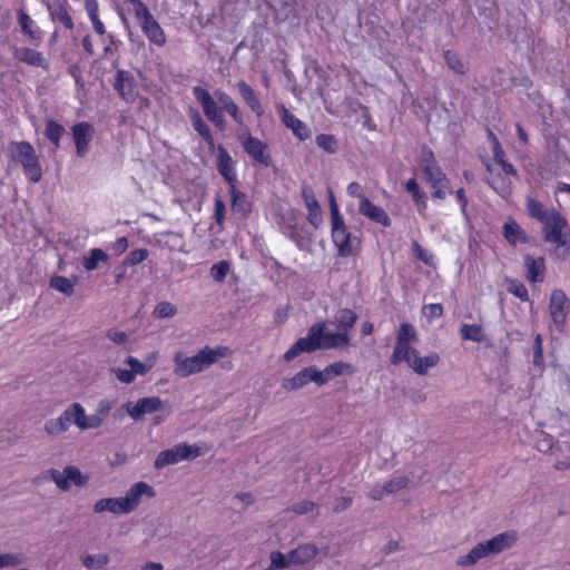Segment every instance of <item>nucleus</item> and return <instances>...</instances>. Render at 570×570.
<instances>
[{
	"mask_svg": "<svg viewBox=\"0 0 570 570\" xmlns=\"http://www.w3.org/2000/svg\"><path fill=\"white\" fill-rule=\"evenodd\" d=\"M142 495L154 498L156 492L151 485L144 481L136 482L128 489L125 497H121L127 513L137 509Z\"/></svg>",
	"mask_w": 570,
	"mask_h": 570,
	"instance_id": "obj_17",
	"label": "nucleus"
},
{
	"mask_svg": "<svg viewBox=\"0 0 570 570\" xmlns=\"http://www.w3.org/2000/svg\"><path fill=\"white\" fill-rule=\"evenodd\" d=\"M332 239L337 248V255L348 257L352 255L351 233L345 225L344 218L340 213L338 206L333 195L330 200Z\"/></svg>",
	"mask_w": 570,
	"mask_h": 570,
	"instance_id": "obj_7",
	"label": "nucleus"
},
{
	"mask_svg": "<svg viewBox=\"0 0 570 570\" xmlns=\"http://www.w3.org/2000/svg\"><path fill=\"white\" fill-rule=\"evenodd\" d=\"M315 142L318 148L323 149L327 154H335L338 149L337 139L334 135L320 134L315 137Z\"/></svg>",
	"mask_w": 570,
	"mask_h": 570,
	"instance_id": "obj_44",
	"label": "nucleus"
},
{
	"mask_svg": "<svg viewBox=\"0 0 570 570\" xmlns=\"http://www.w3.org/2000/svg\"><path fill=\"white\" fill-rule=\"evenodd\" d=\"M108 562L109 557L107 554H87L82 558V564L87 569H104Z\"/></svg>",
	"mask_w": 570,
	"mask_h": 570,
	"instance_id": "obj_52",
	"label": "nucleus"
},
{
	"mask_svg": "<svg viewBox=\"0 0 570 570\" xmlns=\"http://www.w3.org/2000/svg\"><path fill=\"white\" fill-rule=\"evenodd\" d=\"M533 364L538 367L543 366L542 336L537 334L533 342Z\"/></svg>",
	"mask_w": 570,
	"mask_h": 570,
	"instance_id": "obj_63",
	"label": "nucleus"
},
{
	"mask_svg": "<svg viewBox=\"0 0 570 570\" xmlns=\"http://www.w3.org/2000/svg\"><path fill=\"white\" fill-rule=\"evenodd\" d=\"M302 197L307 208V220L314 228H318L323 217L320 204L315 197L313 189L308 186L302 188Z\"/></svg>",
	"mask_w": 570,
	"mask_h": 570,
	"instance_id": "obj_24",
	"label": "nucleus"
},
{
	"mask_svg": "<svg viewBox=\"0 0 570 570\" xmlns=\"http://www.w3.org/2000/svg\"><path fill=\"white\" fill-rule=\"evenodd\" d=\"M176 314L177 307L167 301L159 302L154 309V316L160 320L174 317Z\"/></svg>",
	"mask_w": 570,
	"mask_h": 570,
	"instance_id": "obj_53",
	"label": "nucleus"
},
{
	"mask_svg": "<svg viewBox=\"0 0 570 570\" xmlns=\"http://www.w3.org/2000/svg\"><path fill=\"white\" fill-rule=\"evenodd\" d=\"M396 340L400 342L414 343L417 341V332L412 324L407 322L401 323L396 333Z\"/></svg>",
	"mask_w": 570,
	"mask_h": 570,
	"instance_id": "obj_50",
	"label": "nucleus"
},
{
	"mask_svg": "<svg viewBox=\"0 0 570 570\" xmlns=\"http://www.w3.org/2000/svg\"><path fill=\"white\" fill-rule=\"evenodd\" d=\"M46 6L49 19L56 23H61L67 30L75 27L73 20L69 13V3L67 0H42Z\"/></svg>",
	"mask_w": 570,
	"mask_h": 570,
	"instance_id": "obj_15",
	"label": "nucleus"
},
{
	"mask_svg": "<svg viewBox=\"0 0 570 570\" xmlns=\"http://www.w3.org/2000/svg\"><path fill=\"white\" fill-rule=\"evenodd\" d=\"M229 354L227 346L209 347L205 346L193 356H183L181 353L175 355V374L179 377L203 372L217 362L218 358L226 357Z\"/></svg>",
	"mask_w": 570,
	"mask_h": 570,
	"instance_id": "obj_3",
	"label": "nucleus"
},
{
	"mask_svg": "<svg viewBox=\"0 0 570 570\" xmlns=\"http://www.w3.org/2000/svg\"><path fill=\"white\" fill-rule=\"evenodd\" d=\"M493 158L494 161L502 168L505 175L518 177V171L512 164L505 159L504 150L502 149L497 136H493Z\"/></svg>",
	"mask_w": 570,
	"mask_h": 570,
	"instance_id": "obj_39",
	"label": "nucleus"
},
{
	"mask_svg": "<svg viewBox=\"0 0 570 570\" xmlns=\"http://www.w3.org/2000/svg\"><path fill=\"white\" fill-rule=\"evenodd\" d=\"M116 401L109 400V399H101L99 400L95 414L101 419L102 422L109 416Z\"/></svg>",
	"mask_w": 570,
	"mask_h": 570,
	"instance_id": "obj_59",
	"label": "nucleus"
},
{
	"mask_svg": "<svg viewBox=\"0 0 570 570\" xmlns=\"http://www.w3.org/2000/svg\"><path fill=\"white\" fill-rule=\"evenodd\" d=\"M49 473L51 480L62 491H67L71 484H75L76 487H83L89 480V476L82 474L80 469L75 465H67L62 472L51 469Z\"/></svg>",
	"mask_w": 570,
	"mask_h": 570,
	"instance_id": "obj_11",
	"label": "nucleus"
},
{
	"mask_svg": "<svg viewBox=\"0 0 570 570\" xmlns=\"http://www.w3.org/2000/svg\"><path fill=\"white\" fill-rule=\"evenodd\" d=\"M317 504L311 500H303L294 503L291 508V511L298 515L312 513L317 509Z\"/></svg>",
	"mask_w": 570,
	"mask_h": 570,
	"instance_id": "obj_60",
	"label": "nucleus"
},
{
	"mask_svg": "<svg viewBox=\"0 0 570 570\" xmlns=\"http://www.w3.org/2000/svg\"><path fill=\"white\" fill-rule=\"evenodd\" d=\"M503 236L512 246L517 244H528L530 242L525 230L514 219H509L503 224Z\"/></svg>",
	"mask_w": 570,
	"mask_h": 570,
	"instance_id": "obj_30",
	"label": "nucleus"
},
{
	"mask_svg": "<svg viewBox=\"0 0 570 570\" xmlns=\"http://www.w3.org/2000/svg\"><path fill=\"white\" fill-rule=\"evenodd\" d=\"M106 40L108 43L104 47V57L107 59H114L111 65L114 68H117L119 65L118 50L122 46V42L112 33H108L106 36Z\"/></svg>",
	"mask_w": 570,
	"mask_h": 570,
	"instance_id": "obj_41",
	"label": "nucleus"
},
{
	"mask_svg": "<svg viewBox=\"0 0 570 570\" xmlns=\"http://www.w3.org/2000/svg\"><path fill=\"white\" fill-rule=\"evenodd\" d=\"M24 562V557L19 553H3L0 554V568H14Z\"/></svg>",
	"mask_w": 570,
	"mask_h": 570,
	"instance_id": "obj_56",
	"label": "nucleus"
},
{
	"mask_svg": "<svg viewBox=\"0 0 570 570\" xmlns=\"http://www.w3.org/2000/svg\"><path fill=\"white\" fill-rule=\"evenodd\" d=\"M507 291L510 294L518 297L519 299H521L522 302L529 301V292H528L527 286L518 279L508 278L507 279Z\"/></svg>",
	"mask_w": 570,
	"mask_h": 570,
	"instance_id": "obj_45",
	"label": "nucleus"
},
{
	"mask_svg": "<svg viewBox=\"0 0 570 570\" xmlns=\"http://www.w3.org/2000/svg\"><path fill=\"white\" fill-rule=\"evenodd\" d=\"M412 248H413L414 256L419 261L423 262L428 266L435 265V256L428 249L423 248L416 240H413Z\"/></svg>",
	"mask_w": 570,
	"mask_h": 570,
	"instance_id": "obj_54",
	"label": "nucleus"
},
{
	"mask_svg": "<svg viewBox=\"0 0 570 570\" xmlns=\"http://www.w3.org/2000/svg\"><path fill=\"white\" fill-rule=\"evenodd\" d=\"M460 334L463 340L480 343L484 338V332L481 325L478 324H462Z\"/></svg>",
	"mask_w": 570,
	"mask_h": 570,
	"instance_id": "obj_42",
	"label": "nucleus"
},
{
	"mask_svg": "<svg viewBox=\"0 0 570 570\" xmlns=\"http://www.w3.org/2000/svg\"><path fill=\"white\" fill-rule=\"evenodd\" d=\"M489 185L502 197H507L511 193L510 181H508L501 175H497L491 180H489Z\"/></svg>",
	"mask_w": 570,
	"mask_h": 570,
	"instance_id": "obj_55",
	"label": "nucleus"
},
{
	"mask_svg": "<svg viewBox=\"0 0 570 570\" xmlns=\"http://www.w3.org/2000/svg\"><path fill=\"white\" fill-rule=\"evenodd\" d=\"M187 114L194 130L204 139L209 148H213L215 145L214 136L209 126L203 119L200 112L196 108L189 107Z\"/></svg>",
	"mask_w": 570,
	"mask_h": 570,
	"instance_id": "obj_28",
	"label": "nucleus"
},
{
	"mask_svg": "<svg viewBox=\"0 0 570 570\" xmlns=\"http://www.w3.org/2000/svg\"><path fill=\"white\" fill-rule=\"evenodd\" d=\"M439 362L440 356L435 352H431L422 357L419 351H413V357L407 362V365L419 375H424L430 368L436 366Z\"/></svg>",
	"mask_w": 570,
	"mask_h": 570,
	"instance_id": "obj_27",
	"label": "nucleus"
},
{
	"mask_svg": "<svg viewBox=\"0 0 570 570\" xmlns=\"http://www.w3.org/2000/svg\"><path fill=\"white\" fill-rule=\"evenodd\" d=\"M230 271V264L229 262L223 259L217 263H215L209 271L210 277L218 283H222L225 281L226 276L228 275Z\"/></svg>",
	"mask_w": 570,
	"mask_h": 570,
	"instance_id": "obj_49",
	"label": "nucleus"
},
{
	"mask_svg": "<svg viewBox=\"0 0 570 570\" xmlns=\"http://www.w3.org/2000/svg\"><path fill=\"white\" fill-rule=\"evenodd\" d=\"M237 88L239 95L242 96L245 104L249 107V109L257 117H262L264 115V109L254 89L244 80H239L237 82Z\"/></svg>",
	"mask_w": 570,
	"mask_h": 570,
	"instance_id": "obj_31",
	"label": "nucleus"
},
{
	"mask_svg": "<svg viewBox=\"0 0 570 570\" xmlns=\"http://www.w3.org/2000/svg\"><path fill=\"white\" fill-rule=\"evenodd\" d=\"M570 307L569 298L562 289H554L550 295L549 309L554 324L562 325Z\"/></svg>",
	"mask_w": 570,
	"mask_h": 570,
	"instance_id": "obj_19",
	"label": "nucleus"
},
{
	"mask_svg": "<svg viewBox=\"0 0 570 570\" xmlns=\"http://www.w3.org/2000/svg\"><path fill=\"white\" fill-rule=\"evenodd\" d=\"M18 22L21 28V31L24 36H27L30 41L38 46L42 41L43 32L36 24V22L31 19V17L22 9L18 11Z\"/></svg>",
	"mask_w": 570,
	"mask_h": 570,
	"instance_id": "obj_26",
	"label": "nucleus"
},
{
	"mask_svg": "<svg viewBox=\"0 0 570 570\" xmlns=\"http://www.w3.org/2000/svg\"><path fill=\"white\" fill-rule=\"evenodd\" d=\"M116 76L114 80V89L126 102H134L137 98L138 91L136 86L135 76L129 70L116 68Z\"/></svg>",
	"mask_w": 570,
	"mask_h": 570,
	"instance_id": "obj_13",
	"label": "nucleus"
},
{
	"mask_svg": "<svg viewBox=\"0 0 570 570\" xmlns=\"http://www.w3.org/2000/svg\"><path fill=\"white\" fill-rule=\"evenodd\" d=\"M311 382H314L318 386L326 384V379L322 376L321 371L315 365L306 366L293 377L284 380L282 386L286 391H297Z\"/></svg>",
	"mask_w": 570,
	"mask_h": 570,
	"instance_id": "obj_10",
	"label": "nucleus"
},
{
	"mask_svg": "<svg viewBox=\"0 0 570 570\" xmlns=\"http://www.w3.org/2000/svg\"><path fill=\"white\" fill-rule=\"evenodd\" d=\"M355 372V367L347 362L337 361L325 366L323 371H321L322 376L326 379V383L335 376L340 375H352Z\"/></svg>",
	"mask_w": 570,
	"mask_h": 570,
	"instance_id": "obj_37",
	"label": "nucleus"
},
{
	"mask_svg": "<svg viewBox=\"0 0 570 570\" xmlns=\"http://www.w3.org/2000/svg\"><path fill=\"white\" fill-rule=\"evenodd\" d=\"M358 213L373 223L383 227H390L392 220L387 213L381 206L373 204L368 198H363L358 204Z\"/></svg>",
	"mask_w": 570,
	"mask_h": 570,
	"instance_id": "obj_21",
	"label": "nucleus"
},
{
	"mask_svg": "<svg viewBox=\"0 0 570 570\" xmlns=\"http://www.w3.org/2000/svg\"><path fill=\"white\" fill-rule=\"evenodd\" d=\"M71 424L69 411L66 409L58 417L47 420L43 430L49 435H59L66 432Z\"/></svg>",
	"mask_w": 570,
	"mask_h": 570,
	"instance_id": "obj_33",
	"label": "nucleus"
},
{
	"mask_svg": "<svg viewBox=\"0 0 570 570\" xmlns=\"http://www.w3.org/2000/svg\"><path fill=\"white\" fill-rule=\"evenodd\" d=\"M517 540L513 532H503L497 534L490 540L483 541L474 546L468 554L461 556L456 560V564L460 567H471L481 559L497 556L508 549H510Z\"/></svg>",
	"mask_w": 570,
	"mask_h": 570,
	"instance_id": "obj_5",
	"label": "nucleus"
},
{
	"mask_svg": "<svg viewBox=\"0 0 570 570\" xmlns=\"http://www.w3.org/2000/svg\"><path fill=\"white\" fill-rule=\"evenodd\" d=\"M444 61L446 66L458 75H464L465 68L459 55L453 50L444 52Z\"/></svg>",
	"mask_w": 570,
	"mask_h": 570,
	"instance_id": "obj_51",
	"label": "nucleus"
},
{
	"mask_svg": "<svg viewBox=\"0 0 570 570\" xmlns=\"http://www.w3.org/2000/svg\"><path fill=\"white\" fill-rule=\"evenodd\" d=\"M147 248L131 250L124 261V266H136L148 257Z\"/></svg>",
	"mask_w": 570,
	"mask_h": 570,
	"instance_id": "obj_57",
	"label": "nucleus"
},
{
	"mask_svg": "<svg viewBox=\"0 0 570 570\" xmlns=\"http://www.w3.org/2000/svg\"><path fill=\"white\" fill-rule=\"evenodd\" d=\"M94 512L102 513V512H111L114 514H128L121 497L119 498H105L98 500L94 504Z\"/></svg>",
	"mask_w": 570,
	"mask_h": 570,
	"instance_id": "obj_35",
	"label": "nucleus"
},
{
	"mask_svg": "<svg viewBox=\"0 0 570 570\" xmlns=\"http://www.w3.org/2000/svg\"><path fill=\"white\" fill-rule=\"evenodd\" d=\"M66 129L62 125L53 119L46 120L45 137L56 147H60V140L65 135Z\"/></svg>",
	"mask_w": 570,
	"mask_h": 570,
	"instance_id": "obj_40",
	"label": "nucleus"
},
{
	"mask_svg": "<svg viewBox=\"0 0 570 570\" xmlns=\"http://www.w3.org/2000/svg\"><path fill=\"white\" fill-rule=\"evenodd\" d=\"M226 216V205L219 195L214 199V219L217 225L223 226Z\"/></svg>",
	"mask_w": 570,
	"mask_h": 570,
	"instance_id": "obj_61",
	"label": "nucleus"
},
{
	"mask_svg": "<svg viewBox=\"0 0 570 570\" xmlns=\"http://www.w3.org/2000/svg\"><path fill=\"white\" fill-rule=\"evenodd\" d=\"M293 564L289 560V552L287 554H283L279 551L271 553V566L273 569L283 570L288 566Z\"/></svg>",
	"mask_w": 570,
	"mask_h": 570,
	"instance_id": "obj_58",
	"label": "nucleus"
},
{
	"mask_svg": "<svg viewBox=\"0 0 570 570\" xmlns=\"http://www.w3.org/2000/svg\"><path fill=\"white\" fill-rule=\"evenodd\" d=\"M72 138L76 146V154L83 158L88 154L89 144L94 137V127L87 121H80L71 127Z\"/></svg>",
	"mask_w": 570,
	"mask_h": 570,
	"instance_id": "obj_18",
	"label": "nucleus"
},
{
	"mask_svg": "<svg viewBox=\"0 0 570 570\" xmlns=\"http://www.w3.org/2000/svg\"><path fill=\"white\" fill-rule=\"evenodd\" d=\"M108 255L101 248H92L87 257H83L82 266L86 271H95L100 262H107Z\"/></svg>",
	"mask_w": 570,
	"mask_h": 570,
	"instance_id": "obj_43",
	"label": "nucleus"
},
{
	"mask_svg": "<svg viewBox=\"0 0 570 570\" xmlns=\"http://www.w3.org/2000/svg\"><path fill=\"white\" fill-rule=\"evenodd\" d=\"M50 287L67 296H70L75 291L73 283L69 278L58 275L51 277Z\"/></svg>",
	"mask_w": 570,
	"mask_h": 570,
	"instance_id": "obj_47",
	"label": "nucleus"
},
{
	"mask_svg": "<svg viewBox=\"0 0 570 570\" xmlns=\"http://www.w3.org/2000/svg\"><path fill=\"white\" fill-rule=\"evenodd\" d=\"M228 189L232 212L238 215L242 219L248 218L252 213V203L248 200L247 195L240 191L237 186H232Z\"/></svg>",
	"mask_w": 570,
	"mask_h": 570,
	"instance_id": "obj_25",
	"label": "nucleus"
},
{
	"mask_svg": "<svg viewBox=\"0 0 570 570\" xmlns=\"http://www.w3.org/2000/svg\"><path fill=\"white\" fill-rule=\"evenodd\" d=\"M244 151L252 160L261 166L269 167L272 156L268 151V145L259 138L247 132L238 137Z\"/></svg>",
	"mask_w": 570,
	"mask_h": 570,
	"instance_id": "obj_9",
	"label": "nucleus"
},
{
	"mask_svg": "<svg viewBox=\"0 0 570 570\" xmlns=\"http://www.w3.org/2000/svg\"><path fill=\"white\" fill-rule=\"evenodd\" d=\"M126 412L131 419L138 421L146 414L155 413L163 409V401L158 396L141 397L135 404H125Z\"/></svg>",
	"mask_w": 570,
	"mask_h": 570,
	"instance_id": "obj_16",
	"label": "nucleus"
},
{
	"mask_svg": "<svg viewBox=\"0 0 570 570\" xmlns=\"http://www.w3.org/2000/svg\"><path fill=\"white\" fill-rule=\"evenodd\" d=\"M410 483V479L406 475H399L394 476L391 480L383 483V489L385 490L386 494H394L399 491L407 488Z\"/></svg>",
	"mask_w": 570,
	"mask_h": 570,
	"instance_id": "obj_46",
	"label": "nucleus"
},
{
	"mask_svg": "<svg viewBox=\"0 0 570 570\" xmlns=\"http://www.w3.org/2000/svg\"><path fill=\"white\" fill-rule=\"evenodd\" d=\"M216 167L228 188L237 186L236 163L223 145L217 146Z\"/></svg>",
	"mask_w": 570,
	"mask_h": 570,
	"instance_id": "obj_14",
	"label": "nucleus"
},
{
	"mask_svg": "<svg viewBox=\"0 0 570 570\" xmlns=\"http://www.w3.org/2000/svg\"><path fill=\"white\" fill-rule=\"evenodd\" d=\"M412 200L414 203V206L420 215H424L428 209V196L425 191L420 189L412 196Z\"/></svg>",
	"mask_w": 570,
	"mask_h": 570,
	"instance_id": "obj_64",
	"label": "nucleus"
},
{
	"mask_svg": "<svg viewBox=\"0 0 570 570\" xmlns=\"http://www.w3.org/2000/svg\"><path fill=\"white\" fill-rule=\"evenodd\" d=\"M523 264L525 267V276L527 279L531 283H541L544 279V271L546 264L543 257H532L531 255H525L523 258Z\"/></svg>",
	"mask_w": 570,
	"mask_h": 570,
	"instance_id": "obj_29",
	"label": "nucleus"
},
{
	"mask_svg": "<svg viewBox=\"0 0 570 570\" xmlns=\"http://www.w3.org/2000/svg\"><path fill=\"white\" fill-rule=\"evenodd\" d=\"M13 58L31 67H39L45 70L49 69V62L43 53L31 48L21 47L14 48Z\"/></svg>",
	"mask_w": 570,
	"mask_h": 570,
	"instance_id": "obj_23",
	"label": "nucleus"
},
{
	"mask_svg": "<svg viewBox=\"0 0 570 570\" xmlns=\"http://www.w3.org/2000/svg\"><path fill=\"white\" fill-rule=\"evenodd\" d=\"M139 22L142 32L151 43L158 47H161L166 43L165 32L151 13L141 18Z\"/></svg>",
	"mask_w": 570,
	"mask_h": 570,
	"instance_id": "obj_22",
	"label": "nucleus"
},
{
	"mask_svg": "<svg viewBox=\"0 0 570 570\" xmlns=\"http://www.w3.org/2000/svg\"><path fill=\"white\" fill-rule=\"evenodd\" d=\"M412 343L403 342L396 340L393 353L391 355L390 362L393 365H399L402 362H409L413 357V351H417L416 348L411 346Z\"/></svg>",
	"mask_w": 570,
	"mask_h": 570,
	"instance_id": "obj_38",
	"label": "nucleus"
},
{
	"mask_svg": "<svg viewBox=\"0 0 570 570\" xmlns=\"http://www.w3.org/2000/svg\"><path fill=\"white\" fill-rule=\"evenodd\" d=\"M284 235H286L291 240H293L298 248L304 249L311 243V233L306 228L305 225L298 224H288L284 228Z\"/></svg>",
	"mask_w": 570,
	"mask_h": 570,
	"instance_id": "obj_32",
	"label": "nucleus"
},
{
	"mask_svg": "<svg viewBox=\"0 0 570 570\" xmlns=\"http://www.w3.org/2000/svg\"><path fill=\"white\" fill-rule=\"evenodd\" d=\"M196 101L202 106L206 118L219 130L226 128L223 111H226L237 124H243V116L233 98L222 89H216L213 95L200 86L191 89Z\"/></svg>",
	"mask_w": 570,
	"mask_h": 570,
	"instance_id": "obj_2",
	"label": "nucleus"
},
{
	"mask_svg": "<svg viewBox=\"0 0 570 570\" xmlns=\"http://www.w3.org/2000/svg\"><path fill=\"white\" fill-rule=\"evenodd\" d=\"M125 363L129 365L135 375H145L151 367V365L148 366L134 356H128Z\"/></svg>",
	"mask_w": 570,
	"mask_h": 570,
	"instance_id": "obj_62",
	"label": "nucleus"
},
{
	"mask_svg": "<svg viewBox=\"0 0 570 570\" xmlns=\"http://www.w3.org/2000/svg\"><path fill=\"white\" fill-rule=\"evenodd\" d=\"M543 239L557 245L554 256L566 261L570 256V227L567 218L557 209L542 223Z\"/></svg>",
	"mask_w": 570,
	"mask_h": 570,
	"instance_id": "obj_4",
	"label": "nucleus"
},
{
	"mask_svg": "<svg viewBox=\"0 0 570 570\" xmlns=\"http://www.w3.org/2000/svg\"><path fill=\"white\" fill-rule=\"evenodd\" d=\"M317 551V548L312 543L301 544L289 551V560L293 564H305L316 557Z\"/></svg>",
	"mask_w": 570,
	"mask_h": 570,
	"instance_id": "obj_36",
	"label": "nucleus"
},
{
	"mask_svg": "<svg viewBox=\"0 0 570 570\" xmlns=\"http://www.w3.org/2000/svg\"><path fill=\"white\" fill-rule=\"evenodd\" d=\"M202 454L197 445L187 443H178L170 449L160 451L154 462L157 470L164 469L167 465L177 464L181 461H193Z\"/></svg>",
	"mask_w": 570,
	"mask_h": 570,
	"instance_id": "obj_8",
	"label": "nucleus"
},
{
	"mask_svg": "<svg viewBox=\"0 0 570 570\" xmlns=\"http://www.w3.org/2000/svg\"><path fill=\"white\" fill-rule=\"evenodd\" d=\"M71 423L76 424L80 430H83V424L88 419L85 409L80 403H72L68 407Z\"/></svg>",
	"mask_w": 570,
	"mask_h": 570,
	"instance_id": "obj_48",
	"label": "nucleus"
},
{
	"mask_svg": "<svg viewBox=\"0 0 570 570\" xmlns=\"http://www.w3.org/2000/svg\"><path fill=\"white\" fill-rule=\"evenodd\" d=\"M525 209L528 216L542 224L546 223L548 217H550L553 208H547L541 202L537 200L532 196H527Z\"/></svg>",
	"mask_w": 570,
	"mask_h": 570,
	"instance_id": "obj_34",
	"label": "nucleus"
},
{
	"mask_svg": "<svg viewBox=\"0 0 570 570\" xmlns=\"http://www.w3.org/2000/svg\"><path fill=\"white\" fill-rule=\"evenodd\" d=\"M8 156L11 161L21 165L26 177L31 183H39L42 178V168L35 147L26 140L10 141Z\"/></svg>",
	"mask_w": 570,
	"mask_h": 570,
	"instance_id": "obj_6",
	"label": "nucleus"
},
{
	"mask_svg": "<svg viewBox=\"0 0 570 570\" xmlns=\"http://www.w3.org/2000/svg\"><path fill=\"white\" fill-rule=\"evenodd\" d=\"M424 180L433 189L432 197L436 199H445L449 194H452L450 179L443 173L441 167H426L423 173Z\"/></svg>",
	"mask_w": 570,
	"mask_h": 570,
	"instance_id": "obj_12",
	"label": "nucleus"
},
{
	"mask_svg": "<svg viewBox=\"0 0 570 570\" xmlns=\"http://www.w3.org/2000/svg\"><path fill=\"white\" fill-rule=\"evenodd\" d=\"M277 110L283 124L289 128L299 140H306L311 137V130L306 124L292 114L283 104L277 106Z\"/></svg>",
	"mask_w": 570,
	"mask_h": 570,
	"instance_id": "obj_20",
	"label": "nucleus"
},
{
	"mask_svg": "<svg viewBox=\"0 0 570 570\" xmlns=\"http://www.w3.org/2000/svg\"><path fill=\"white\" fill-rule=\"evenodd\" d=\"M357 321V314L351 308H341L334 315L336 332H328L325 322L313 324L304 337L298 338L283 355L284 361L291 362L302 353H313L318 350H341L351 343L350 331Z\"/></svg>",
	"mask_w": 570,
	"mask_h": 570,
	"instance_id": "obj_1",
	"label": "nucleus"
}]
</instances>
